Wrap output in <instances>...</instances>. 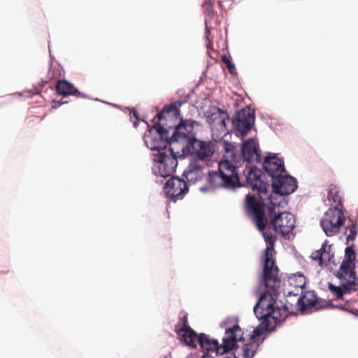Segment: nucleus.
<instances>
[{"label": "nucleus", "mask_w": 358, "mask_h": 358, "mask_svg": "<svg viewBox=\"0 0 358 358\" xmlns=\"http://www.w3.org/2000/svg\"><path fill=\"white\" fill-rule=\"evenodd\" d=\"M63 103H64V102H58L57 106H55L54 108H56V107H57V106H61V105H62V104H63Z\"/></svg>", "instance_id": "31"}, {"label": "nucleus", "mask_w": 358, "mask_h": 358, "mask_svg": "<svg viewBox=\"0 0 358 358\" xmlns=\"http://www.w3.org/2000/svg\"><path fill=\"white\" fill-rule=\"evenodd\" d=\"M263 167L268 176L271 177L272 181L285 173L283 160L278 158L275 155L266 157Z\"/></svg>", "instance_id": "17"}, {"label": "nucleus", "mask_w": 358, "mask_h": 358, "mask_svg": "<svg viewBox=\"0 0 358 358\" xmlns=\"http://www.w3.org/2000/svg\"><path fill=\"white\" fill-rule=\"evenodd\" d=\"M180 115V110L174 103L165 106L163 109L158 113L153 119V122L156 124L157 134L155 136H146L145 142L148 147L152 150H160L165 149L169 145L171 148V137H169V129L172 126L168 125L167 119L178 117Z\"/></svg>", "instance_id": "6"}, {"label": "nucleus", "mask_w": 358, "mask_h": 358, "mask_svg": "<svg viewBox=\"0 0 358 358\" xmlns=\"http://www.w3.org/2000/svg\"><path fill=\"white\" fill-rule=\"evenodd\" d=\"M221 61L226 65V66H229L232 63L230 58L225 55H222Z\"/></svg>", "instance_id": "28"}, {"label": "nucleus", "mask_w": 358, "mask_h": 358, "mask_svg": "<svg viewBox=\"0 0 358 358\" xmlns=\"http://www.w3.org/2000/svg\"><path fill=\"white\" fill-rule=\"evenodd\" d=\"M244 341L242 329L235 324L225 329L224 336L222 338V344H220L215 339L210 338L209 336L201 333L196 334L192 338V344H186L187 346L196 348L199 345L203 352L202 358L206 357H215L227 353L236 347L237 343Z\"/></svg>", "instance_id": "3"}, {"label": "nucleus", "mask_w": 358, "mask_h": 358, "mask_svg": "<svg viewBox=\"0 0 358 358\" xmlns=\"http://www.w3.org/2000/svg\"><path fill=\"white\" fill-rule=\"evenodd\" d=\"M208 167V164L192 159L183 171L182 176L189 183H196L203 179L207 172Z\"/></svg>", "instance_id": "15"}, {"label": "nucleus", "mask_w": 358, "mask_h": 358, "mask_svg": "<svg viewBox=\"0 0 358 358\" xmlns=\"http://www.w3.org/2000/svg\"><path fill=\"white\" fill-rule=\"evenodd\" d=\"M224 157L218 164V170L208 172V184L213 187H222L233 189L240 186V180L236 167L232 164L235 160L236 147L226 141L223 143Z\"/></svg>", "instance_id": "4"}, {"label": "nucleus", "mask_w": 358, "mask_h": 358, "mask_svg": "<svg viewBox=\"0 0 358 358\" xmlns=\"http://www.w3.org/2000/svg\"><path fill=\"white\" fill-rule=\"evenodd\" d=\"M257 146L258 145L252 138H249L243 143L241 153L244 161L257 163L261 161V156Z\"/></svg>", "instance_id": "18"}, {"label": "nucleus", "mask_w": 358, "mask_h": 358, "mask_svg": "<svg viewBox=\"0 0 358 358\" xmlns=\"http://www.w3.org/2000/svg\"><path fill=\"white\" fill-rule=\"evenodd\" d=\"M165 358H168V357H165Z\"/></svg>", "instance_id": "33"}, {"label": "nucleus", "mask_w": 358, "mask_h": 358, "mask_svg": "<svg viewBox=\"0 0 358 358\" xmlns=\"http://www.w3.org/2000/svg\"><path fill=\"white\" fill-rule=\"evenodd\" d=\"M287 315V308L286 306L280 308H275L274 306L268 312L259 315L260 319H262V325L266 329H273L275 325L283 322Z\"/></svg>", "instance_id": "14"}, {"label": "nucleus", "mask_w": 358, "mask_h": 358, "mask_svg": "<svg viewBox=\"0 0 358 358\" xmlns=\"http://www.w3.org/2000/svg\"><path fill=\"white\" fill-rule=\"evenodd\" d=\"M207 122L217 126L219 129H226L227 122L229 120V117L227 112L220 108H214V111L206 117Z\"/></svg>", "instance_id": "20"}, {"label": "nucleus", "mask_w": 358, "mask_h": 358, "mask_svg": "<svg viewBox=\"0 0 358 358\" xmlns=\"http://www.w3.org/2000/svg\"><path fill=\"white\" fill-rule=\"evenodd\" d=\"M164 191L168 199L176 201L183 198L188 192V187L184 180L172 177L166 182Z\"/></svg>", "instance_id": "12"}, {"label": "nucleus", "mask_w": 358, "mask_h": 358, "mask_svg": "<svg viewBox=\"0 0 358 358\" xmlns=\"http://www.w3.org/2000/svg\"><path fill=\"white\" fill-rule=\"evenodd\" d=\"M272 187L276 194L288 195L296 190L297 184L294 178L284 173L272 181Z\"/></svg>", "instance_id": "16"}, {"label": "nucleus", "mask_w": 358, "mask_h": 358, "mask_svg": "<svg viewBox=\"0 0 358 358\" xmlns=\"http://www.w3.org/2000/svg\"><path fill=\"white\" fill-rule=\"evenodd\" d=\"M215 152V145L210 141H203L195 138L190 143L186 145L185 153L189 154L193 160L208 164L212 161Z\"/></svg>", "instance_id": "9"}, {"label": "nucleus", "mask_w": 358, "mask_h": 358, "mask_svg": "<svg viewBox=\"0 0 358 358\" xmlns=\"http://www.w3.org/2000/svg\"><path fill=\"white\" fill-rule=\"evenodd\" d=\"M169 154L164 152H159L154 155V161L156 166L154 168V172L163 178L170 176L175 171L178 166L177 155H180L178 150H174L173 152L169 149Z\"/></svg>", "instance_id": "10"}, {"label": "nucleus", "mask_w": 358, "mask_h": 358, "mask_svg": "<svg viewBox=\"0 0 358 358\" xmlns=\"http://www.w3.org/2000/svg\"><path fill=\"white\" fill-rule=\"evenodd\" d=\"M345 220L343 210L338 207H333L327 210L320 224L327 236H334L339 232Z\"/></svg>", "instance_id": "11"}, {"label": "nucleus", "mask_w": 358, "mask_h": 358, "mask_svg": "<svg viewBox=\"0 0 358 358\" xmlns=\"http://www.w3.org/2000/svg\"><path fill=\"white\" fill-rule=\"evenodd\" d=\"M301 300H302V298H301V297H299V298L298 299V302H300Z\"/></svg>", "instance_id": "32"}, {"label": "nucleus", "mask_w": 358, "mask_h": 358, "mask_svg": "<svg viewBox=\"0 0 358 358\" xmlns=\"http://www.w3.org/2000/svg\"><path fill=\"white\" fill-rule=\"evenodd\" d=\"M328 200L331 202V205L334 207H338L339 209L343 208L342 197L340 194V189L338 186L331 184L328 189Z\"/></svg>", "instance_id": "24"}, {"label": "nucleus", "mask_w": 358, "mask_h": 358, "mask_svg": "<svg viewBox=\"0 0 358 358\" xmlns=\"http://www.w3.org/2000/svg\"><path fill=\"white\" fill-rule=\"evenodd\" d=\"M355 259L356 254L353 248L347 247L345 250V259L336 273V276L341 280V285L336 286L331 282L328 284L329 289L338 299H343L345 294H350L358 289V278L355 271Z\"/></svg>", "instance_id": "5"}, {"label": "nucleus", "mask_w": 358, "mask_h": 358, "mask_svg": "<svg viewBox=\"0 0 358 358\" xmlns=\"http://www.w3.org/2000/svg\"><path fill=\"white\" fill-rule=\"evenodd\" d=\"M264 241L267 246L262 257L264 268L262 282L266 291L260 295L254 307V313L259 320H261L259 315L268 312L275 306V298L278 296L281 285V276L273 259L275 239L266 236Z\"/></svg>", "instance_id": "1"}, {"label": "nucleus", "mask_w": 358, "mask_h": 358, "mask_svg": "<svg viewBox=\"0 0 358 358\" xmlns=\"http://www.w3.org/2000/svg\"><path fill=\"white\" fill-rule=\"evenodd\" d=\"M300 278H301V280L302 282H301V284L298 285L297 286L302 288L305 285V282H304V279H303V276L301 275V276H300Z\"/></svg>", "instance_id": "30"}, {"label": "nucleus", "mask_w": 358, "mask_h": 358, "mask_svg": "<svg viewBox=\"0 0 358 358\" xmlns=\"http://www.w3.org/2000/svg\"><path fill=\"white\" fill-rule=\"evenodd\" d=\"M129 115H130L131 118H134L136 120V121L134 122V124L135 127H136V125H137L136 121L138 120V115L137 111L134 109H132L131 110H130Z\"/></svg>", "instance_id": "27"}, {"label": "nucleus", "mask_w": 358, "mask_h": 358, "mask_svg": "<svg viewBox=\"0 0 358 358\" xmlns=\"http://www.w3.org/2000/svg\"><path fill=\"white\" fill-rule=\"evenodd\" d=\"M246 181L252 189L256 190L258 194L257 197L250 194L246 196L245 209L247 215L262 234L264 240L266 236L275 239L274 236L266 231V227L268 224V219L265 213L266 201H268V197L272 198V195L268 194L269 184L262 180L261 171L257 169H251L248 171Z\"/></svg>", "instance_id": "2"}, {"label": "nucleus", "mask_w": 358, "mask_h": 358, "mask_svg": "<svg viewBox=\"0 0 358 358\" xmlns=\"http://www.w3.org/2000/svg\"><path fill=\"white\" fill-rule=\"evenodd\" d=\"M262 334V331L257 328L255 329L254 331H253V333L252 334V336H250V341L248 342V343H250V342H255L257 345H258L255 341V339L259 336L260 335ZM259 345H257L258 347Z\"/></svg>", "instance_id": "26"}, {"label": "nucleus", "mask_w": 358, "mask_h": 358, "mask_svg": "<svg viewBox=\"0 0 358 358\" xmlns=\"http://www.w3.org/2000/svg\"><path fill=\"white\" fill-rule=\"evenodd\" d=\"M266 205H268L267 208L269 213L270 221L267 217L268 224L266 227V231L274 236L276 241V236L270 231L271 226L273 227V230L275 232L280 234L282 236H285L294 228L295 218L292 213L288 212L274 213L277 204L273 201L271 197H268V203H266Z\"/></svg>", "instance_id": "7"}, {"label": "nucleus", "mask_w": 358, "mask_h": 358, "mask_svg": "<svg viewBox=\"0 0 358 358\" xmlns=\"http://www.w3.org/2000/svg\"><path fill=\"white\" fill-rule=\"evenodd\" d=\"M234 349L235 350L233 356L222 358H252L257 350V345L255 342H250L240 347L237 343Z\"/></svg>", "instance_id": "21"}, {"label": "nucleus", "mask_w": 358, "mask_h": 358, "mask_svg": "<svg viewBox=\"0 0 358 358\" xmlns=\"http://www.w3.org/2000/svg\"><path fill=\"white\" fill-rule=\"evenodd\" d=\"M195 121L190 120H180V122L174 126V131L171 136V148L173 152L174 150H181L185 153V149L190 142L196 137L194 131Z\"/></svg>", "instance_id": "8"}, {"label": "nucleus", "mask_w": 358, "mask_h": 358, "mask_svg": "<svg viewBox=\"0 0 358 358\" xmlns=\"http://www.w3.org/2000/svg\"><path fill=\"white\" fill-rule=\"evenodd\" d=\"M327 243V241H325L320 250L311 254L310 257L317 262L320 266L327 264L334 257L332 246L331 245H328Z\"/></svg>", "instance_id": "19"}, {"label": "nucleus", "mask_w": 358, "mask_h": 358, "mask_svg": "<svg viewBox=\"0 0 358 358\" xmlns=\"http://www.w3.org/2000/svg\"><path fill=\"white\" fill-rule=\"evenodd\" d=\"M233 126L241 136L247 134L255 123V115L249 108L239 110L232 120Z\"/></svg>", "instance_id": "13"}, {"label": "nucleus", "mask_w": 358, "mask_h": 358, "mask_svg": "<svg viewBox=\"0 0 358 358\" xmlns=\"http://www.w3.org/2000/svg\"><path fill=\"white\" fill-rule=\"evenodd\" d=\"M55 90L58 94L64 96L74 95L77 97H84V95L73 84L66 80H57Z\"/></svg>", "instance_id": "22"}, {"label": "nucleus", "mask_w": 358, "mask_h": 358, "mask_svg": "<svg viewBox=\"0 0 358 358\" xmlns=\"http://www.w3.org/2000/svg\"><path fill=\"white\" fill-rule=\"evenodd\" d=\"M180 322L182 327L176 330L177 334L182 337L185 344H192V338L195 337L197 333L188 325L187 315H184L181 318Z\"/></svg>", "instance_id": "23"}, {"label": "nucleus", "mask_w": 358, "mask_h": 358, "mask_svg": "<svg viewBox=\"0 0 358 358\" xmlns=\"http://www.w3.org/2000/svg\"><path fill=\"white\" fill-rule=\"evenodd\" d=\"M350 224H348L346 227L345 234L347 236V241H353L357 235V224L356 222L350 220Z\"/></svg>", "instance_id": "25"}, {"label": "nucleus", "mask_w": 358, "mask_h": 358, "mask_svg": "<svg viewBox=\"0 0 358 358\" xmlns=\"http://www.w3.org/2000/svg\"><path fill=\"white\" fill-rule=\"evenodd\" d=\"M227 68L229 70V72L231 73V74H233L234 73L235 71H236V68H235V65L231 63V64H229V66H227Z\"/></svg>", "instance_id": "29"}]
</instances>
